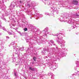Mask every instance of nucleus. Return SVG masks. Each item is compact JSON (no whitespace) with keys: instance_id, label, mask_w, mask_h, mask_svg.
Returning a JSON list of instances; mask_svg holds the SVG:
<instances>
[{"instance_id":"1","label":"nucleus","mask_w":79,"mask_h":79,"mask_svg":"<svg viewBox=\"0 0 79 79\" xmlns=\"http://www.w3.org/2000/svg\"><path fill=\"white\" fill-rule=\"evenodd\" d=\"M73 4L75 5H77L78 4V1H73Z\"/></svg>"},{"instance_id":"2","label":"nucleus","mask_w":79,"mask_h":79,"mask_svg":"<svg viewBox=\"0 0 79 79\" xmlns=\"http://www.w3.org/2000/svg\"><path fill=\"white\" fill-rule=\"evenodd\" d=\"M64 54L63 51V50H61V52L59 53V56H61L62 55H63Z\"/></svg>"},{"instance_id":"3","label":"nucleus","mask_w":79,"mask_h":79,"mask_svg":"<svg viewBox=\"0 0 79 79\" xmlns=\"http://www.w3.org/2000/svg\"><path fill=\"white\" fill-rule=\"evenodd\" d=\"M48 44H50L51 43L53 44V43L54 42H53L52 40H50L48 41Z\"/></svg>"},{"instance_id":"4","label":"nucleus","mask_w":79,"mask_h":79,"mask_svg":"<svg viewBox=\"0 0 79 79\" xmlns=\"http://www.w3.org/2000/svg\"><path fill=\"white\" fill-rule=\"evenodd\" d=\"M37 42H38V44H39L40 43H42L41 42H40V40H37Z\"/></svg>"},{"instance_id":"5","label":"nucleus","mask_w":79,"mask_h":79,"mask_svg":"<svg viewBox=\"0 0 79 79\" xmlns=\"http://www.w3.org/2000/svg\"><path fill=\"white\" fill-rule=\"evenodd\" d=\"M29 69H30V70H31V71H34V69L32 68L31 67H30Z\"/></svg>"},{"instance_id":"6","label":"nucleus","mask_w":79,"mask_h":79,"mask_svg":"<svg viewBox=\"0 0 79 79\" xmlns=\"http://www.w3.org/2000/svg\"><path fill=\"white\" fill-rule=\"evenodd\" d=\"M57 66H58L57 64H55V65L54 66V67H56V68H55V69L57 68Z\"/></svg>"},{"instance_id":"7","label":"nucleus","mask_w":79,"mask_h":79,"mask_svg":"<svg viewBox=\"0 0 79 79\" xmlns=\"http://www.w3.org/2000/svg\"><path fill=\"white\" fill-rule=\"evenodd\" d=\"M35 59H36V58H35V57H34L33 58V60H34V61H36V60H35Z\"/></svg>"},{"instance_id":"8","label":"nucleus","mask_w":79,"mask_h":79,"mask_svg":"<svg viewBox=\"0 0 79 79\" xmlns=\"http://www.w3.org/2000/svg\"><path fill=\"white\" fill-rule=\"evenodd\" d=\"M27 42L28 43H30V44H31V43L29 41V40H27Z\"/></svg>"},{"instance_id":"9","label":"nucleus","mask_w":79,"mask_h":79,"mask_svg":"<svg viewBox=\"0 0 79 79\" xmlns=\"http://www.w3.org/2000/svg\"><path fill=\"white\" fill-rule=\"evenodd\" d=\"M24 31H27V28H25L24 29Z\"/></svg>"},{"instance_id":"10","label":"nucleus","mask_w":79,"mask_h":79,"mask_svg":"<svg viewBox=\"0 0 79 79\" xmlns=\"http://www.w3.org/2000/svg\"><path fill=\"white\" fill-rule=\"evenodd\" d=\"M64 46V44H62L61 45V47H63Z\"/></svg>"},{"instance_id":"11","label":"nucleus","mask_w":79,"mask_h":79,"mask_svg":"<svg viewBox=\"0 0 79 79\" xmlns=\"http://www.w3.org/2000/svg\"><path fill=\"white\" fill-rule=\"evenodd\" d=\"M57 42L58 43V44H61V42H60V41H57Z\"/></svg>"},{"instance_id":"12","label":"nucleus","mask_w":79,"mask_h":79,"mask_svg":"<svg viewBox=\"0 0 79 79\" xmlns=\"http://www.w3.org/2000/svg\"><path fill=\"white\" fill-rule=\"evenodd\" d=\"M14 75L15 76H16V73H14Z\"/></svg>"},{"instance_id":"13","label":"nucleus","mask_w":79,"mask_h":79,"mask_svg":"<svg viewBox=\"0 0 79 79\" xmlns=\"http://www.w3.org/2000/svg\"><path fill=\"white\" fill-rule=\"evenodd\" d=\"M27 6H28V7H29V6H30V4H27Z\"/></svg>"},{"instance_id":"14","label":"nucleus","mask_w":79,"mask_h":79,"mask_svg":"<svg viewBox=\"0 0 79 79\" xmlns=\"http://www.w3.org/2000/svg\"><path fill=\"white\" fill-rule=\"evenodd\" d=\"M49 68H52V67H51V66H50V65H49Z\"/></svg>"},{"instance_id":"15","label":"nucleus","mask_w":79,"mask_h":79,"mask_svg":"<svg viewBox=\"0 0 79 79\" xmlns=\"http://www.w3.org/2000/svg\"><path fill=\"white\" fill-rule=\"evenodd\" d=\"M14 44H13V43H11L12 45H14Z\"/></svg>"},{"instance_id":"16","label":"nucleus","mask_w":79,"mask_h":79,"mask_svg":"<svg viewBox=\"0 0 79 79\" xmlns=\"http://www.w3.org/2000/svg\"><path fill=\"white\" fill-rule=\"evenodd\" d=\"M20 3H22V1H20Z\"/></svg>"},{"instance_id":"17","label":"nucleus","mask_w":79,"mask_h":79,"mask_svg":"<svg viewBox=\"0 0 79 79\" xmlns=\"http://www.w3.org/2000/svg\"><path fill=\"white\" fill-rule=\"evenodd\" d=\"M22 49H23V50H24V48H21V49H22Z\"/></svg>"},{"instance_id":"18","label":"nucleus","mask_w":79,"mask_h":79,"mask_svg":"<svg viewBox=\"0 0 79 79\" xmlns=\"http://www.w3.org/2000/svg\"><path fill=\"white\" fill-rule=\"evenodd\" d=\"M43 50H45V49H43Z\"/></svg>"},{"instance_id":"19","label":"nucleus","mask_w":79,"mask_h":79,"mask_svg":"<svg viewBox=\"0 0 79 79\" xmlns=\"http://www.w3.org/2000/svg\"><path fill=\"white\" fill-rule=\"evenodd\" d=\"M16 52H17V50H16Z\"/></svg>"},{"instance_id":"20","label":"nucleus","mask_w":79,"mask_h":79,"mask_svg":"<svg viewBox=\"0 0 79 79\" xmlns=\"http://www.w3.org/2000/svg\"><path fill=\"white\" fill-rule=\"evenodd\" d=\"M45 0V1H46V0Z\"/></svg>"}]
</instances>
